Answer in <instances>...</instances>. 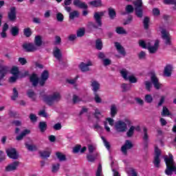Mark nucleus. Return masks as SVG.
Listing matches in <instances>:
<instances>
[{"instance_id": "obj_1", "label": "nucleus", "mask_w": 176, "mask_h": 176, "mask_svg": "<svg viewBox=\"0 0 176 176\" xmlns=\"http://www.w3.org/2000/svg\"><path fill=\"white\" fill-rule=\"evenodd\" d=\"M47 79H49V71L47 70H44L42 72L40 80L39 78L38 77V74L35 73L32 74V75L30 76V82L32 84L34 87H36V86H38V83H39L40 86L43 87Z\"/></svg>"}, {"instance_id": "obj_2", "label": "nucleus", "mask_w": 176, "mask_h": 176, "mask_svg": "<svg viewBox=\"0 0 176 176\" xmlns=\"http://www.w3.org/2000/svg\"><path fill=\"white\" fill-rule=\"evenodd\" d=\"M105 14V12L101 11V12H96L94 14V19L96 23H94V22H88L87 24V28L89 30H97L98 27H102V17H104Z\"/></svg>"}, {"instance_id": "obj_3", "label": "nucleus", "mask_w": 176, "mask_h": 176, "mask_svg": "<svg viewBox=\"0 0 176 176\" xmlns=\"http://www.w3.org/2000/svg\"><path fill=\"white\" fill-rule=\"evenodd\" d=\"M61 100V94L58 92H54L52 95H45L43 98V100L47 105L52 107L54 102H58Z\"/></svg>"}, {"instance_id": "obj_4", "label": "nucleus", "mask_w": 176, "mask_h": 176, "mask_svg": "<svg viewBox=\"0 0 176 176\" xmlns=\"http://www.w3.org/2000/svg\"><path fill=\"white\" fill-rule=\"evenodd\" d=\"M124 122L118 120L115 122L114 129L117 133H124L127 130V124H131V121L129 119H125Z\"/></svg>"}, {"instance_id": "obj_5", "label": "nucleus", "mask_w": 176, "mask_h": 176, "mask_svg": "<svg viewBox=\"0 0 176 176\" xmlns=\"http://www.w3.org/2000/svg\"><path fill=\"white\" fill-rule=\"evenodd\" d=\"M154 152L155 156L153 163L154 164V166L156 167V168H159V167H160V155H162V151L159 149V147H157V146H155Z\"/></svg>"}, {"instance_id": "obj_6", "label": "nucleus", "mask_w": 176, "mask_h": 176, "mask_svg": "<svg viewBox=\"0 0 176 176\" xmlns=\"http://www.w3.org/2000/svg\"><path fill=\"white\" fill-rule=\"evenodd\" d=\"M22 49H23L24 52H26V53H32L38 50V47L33 43H24L22 45Z\"/></svg>"}, {"instance_id": "obj_7", "label": "nucleus", "mask_w": 176, "mask_h": 176, "mask_svg": "<svg viewBox=\"0 0 176 176\" xmlns=\"http://www.w3.org/2000/svg\"><path fill=\"white\" fill-rule=\"evenodd\" d=\"M161 34L162 38V39H164L165 45H166L167 46H171V35H170V33L167 32V30H166V29H163L161 31Z\"/></svg>"}, {"instance_id": "obj_8", "label": "nucleus", "mask_w": 176, "mask_h": 176, "mask_svg": "<svg viewBox=\"0 0 176 176\" xmlns=\"http://www.w3.org/2000/svg\"><path fill=\"white\" fill-rule=\"evenodd\" d=\"M6 152L10 159H13L14 160H17V159H19V153L17 152V150H16V148H8Z\"/></svg>"}, {"instance_id": "obj_9", "label": "nucleus", "mask_w": 176, "mask_h": 176, "mask_svg": "<svg viewBox=\"0 0 176 176\" xmlns=\"http://www.w3.org/2000/svg\"><path fill=\"white\" fill-rule=\"evenodd\" d=\"M19 166H20V162L14 161L10 164H9L7 166H6L5 171L6 173H10L11 171H16L17 168H19Z\"/></svg>"}, {"instance_id": "obj_10", "label": "nucleus", "mask_w": 176, "mask_h": 176, "mask_svg": "<svg viewBox=\"0 0 176 176\" xmlns=\"http://www.w3.org/2000/svg\"><path fill=\"white\" fill-rule=\"evenodd\" d=\"M143 132L144 149V151H148L149 146V135H148V129L146 126L143 127Z\"/></svg>"}, {"instance_id": "obj_11", "label": "nucleus", "mask_w": 176, "mask_h": 176, "mask_svg": "<svg viewBox=\"0 0 176 176\" xmlns=\"http://www.w3.org/2000/svg\"><path fill=\"white\" fill-rule=\"evenodd\" d=\"M151 80L155 87V89H156L157 90H159V89H160V86H162L161 84H160L159 82V78H157V76H156V74L155 73V72H152L151 73Z\"/></svg>"}, {"instance_id": "obj_12", "label": "nucleus", "mask_w": 176, "mask_h": 176, "mask_svg": "<svg viewBox=\"0 0 176 176\" xmlns=\"http://www.w3.org/2000/svg\"><path fill=\"white\" fill-rule=\"evenodd\" d=\"M8 19L10 21H16V19H17L16 7L10 8V12L8 13Z\"/></svg>"}, {"instance_id": "obj_13", "label": "nucleus", "mask_w": 176, "mask_h": 176, "mask_svg": "<svg viewBox=\"0 0 176 176\" xmlns=\"http://www.w3.org/2000/svg\"><path fill=\"white\" fill-rule=\"evenodd\" d=\"M134 145L130 140H126L124 144L121 147V151L124 155H127V149H131Z\"/></svg>"}, {"instance_id": "obj_14", "label": "nucleus", "mask_w": 176, "mask_h": 176, "mask_svg": "<svg viewBox=\"0 0 176 176\" xmlns=\"http://www.w3.org/2000/svg\"><path fill=\"white\" fill-rule=\"evenodd\" d=\"M93 63H91V61H88L87 64L82 62L79 65L78 67L80 69L81 72H87V71H90V68L89 67H91Z\"/></svg>"}, {"instance_id": "obj_15", "label": "nucleus", "mask_w": 176, "mask_h": 176, "mask_svg": "<svg viewBox=\"0 0 176 176\" xmlns=\"http://www.w3.org/2000/svg\"><path fill=\"white\" fill-rule=\"evenodd\" d=\"M73 5L76 6V8H79V9H84L85 10H87V9L89 8L86 3L82 2L80 0H74L73 1Z\"/></svg>"}, {"instance_id": "obj_16", "label": "nucleus", "mask_w": 176, "mask_h": 176, "mask_svg": "<svg viewBox=\"0 0 176 176\" xmlns=\"http://www.w3.org/2000/svg\"><path fill=\"white\" fill-rule=\"evenodd\" d=\"M91 87H92V91L93 93H97L100 88L101 87V85H100V82L96 80H91L90 81Z\"/></svg>"}, {"instance_id": "obj_17", "label": "nucleus", "mask_w": 176, "mask_h": 176, "mask_svg": "<svg viewBox=\"0 0 176 176\" xmlns=\"http://www.w3.org/2000/svg\"><path fill=\"white\" fill-rule=\"evenodd\" d=\"M9 72V67L0 65V78L3 79Z\"/></svg>"}, {"instance_id": "obj_18", "label": "nucleus", "mask_w": 176, "mask_h": 176, "mask_svg": "<svg viewBox=\"0 0 176 176\" xmlns=\"http://www.w3.org/2000/svg\"><path fill=\"white\" fill-rule=\"evenodd\" d=\"M147 49L151 54H155L159 50V40H156L154 46H148Z\"/></svg>"}, {"instance_id": "obj_19", "label": "nucleus", "mask_w": 176, "mask_h": 176, "mask_svg": "<svg viewBox=\"0 0 176 176\" xmlns=\"http://www.w3.org/2000/svg\"><path fill=\"white\" fill-rule=\"evenodd\" d=\"M173 74V65L168 64L166 65L164 67V75L167 78H170Z\"/></svg>"}, {"instance_id": "obj_20", "label": "nucleus", "mask_w": 176, "mask_h": 176, "mask_svg": "<svg viewBox=\"0 0 176 176\" xmlns=\"http://www.w3.org/2000/svg\"><path fill=\"white\" fill-rule=\"evenodd\" d=\"M115 47L116 49H117L118 53H120V54H122V56H126V50H124V47L123 46H122V45H120V43L119 42H115Z\"/></svg>"}, {"instance_id": "obj_21", "label": "nucleus", "mask_w": 176, "mask_h": 176, "mask_svg": "<svg viewBox=\"0 0 176 176\" xmlns=\"http://www.w3.org/2000/svg\"><path fill=\"white\" fill-rule=\"evenodd\" d=\"M54 56L56 60H58V61H61V58H63V54L61 53V50L56 47L53 51Z\"/></svg>"}, {"instance_id": "obj_22", "label": "nucleus", "mask_w": 176, "mask_h": 176, "mask_svg": "<svg viewBox=\"0 0 176 176\" xmlns=\"http://www.w3.org/2000/svg\"><path fill=\"white\" fill-rule=\"evenodd\" d=\"M164 162L166 163V166H175L174 157L173 156V154L169 153V157H166L164 158Z\"/></svg>"}, {"instance_id": "obj_23", "label": "nucleus", "mask_w": 176, "mask_h": 176, "mask_svg": "<svg viewBox=\"0 0 176 176\" xmlns=\"http://www.w3.org/2000/svg\"><path fill=\"white\" fill-rule=\"evenodd\" d=\"M30 133H31L30 129H24L19 135L16 137V141H21L24 137H25L27 134H30Z\"/></svg>"}, {"instance_id": "obj_24", "label": "nucleus", "mask_w": 176, "mask_h": 176, "mask_svg": "<svg viewBox=\"0 0 176 176\" xmlns=\"http://www.w3.org/2000/svg\"><path fill=\"white\" fill-rule=\"evenodd\" d=\"M38 155H40V157L42 159H47L48 157H50L52 152L49 151H38Z\"/></svg>"}, {"instance_id": "obj_25", "label": "nucleus", "mask_w": 176, "mask_h": 176, "mask_svg": "<svg viewBox=\"0 0 176 176\" xmlns=\"http://www.w3.org/2000/svg\"><path fill=\"white\" fill-rule=\"evenodd\" d=\"M108 14L110 20H115L116 19V11L112 8H108Z\"/></svg>"}, {"instance_id": "obj_26", "label": "nucleus", "mask_w": 176, "mask_h": 176, "mask_svg": "<svg viewBox=\"0 0 176 176\" xmlns=\"http://www.w3.org/2000/svg\"><path fill=\"white\" fill-rule=\"evenodd\" d=\"M89 5L94 8H101L102 6V1L101 0H94L89 2Z\"/></svg>"}, {"instance_id": "obj_27", "label": "nucleus", "mask_w": 176, "mask_h": 176, "mask_svg": "<svg viewBox=\"0 0 176 176\" xmlns=\"http://www.w3.org/2000/svg\"><path fill=\"white\" fill-rule=\"evenodd\" d=\"M42 36L40 35L36 36L34 37V46H37V47H41L42 46Z\"/></svg>"}, {"instance_id": "obj_28", "label": "nucleus", "mask_w": 176, "mask_h": 176, "mask_svg": "<svg viewBox=\"0 0 176 176\" xmlns=\"http://www.w3.org/2000/svg\"><path fill=\"white\" fill-rule=\"evenodd\" d=\"M110 115L111 118H115L116 115H118V108L116 107V104H111L110 108Z\"/></svg>"}, {"instance_id": "obj_29", "label": "nucleus", "mask_w": 176, "mask_h": 176, "mask_svg": "<svg viewBox=\"0 0 176 176\" xmlns=\"http://www.w3.org/2000/svg\"><path fill=\"white\" fill-rule=\"evenodd\" d=\"M38 129H40L41 133H45L47 130V124L46 122H40L38 124Z\"/></svg>"}, {"instance_id": "obj_30", "label": "nucleus", "mask_w": 176, "mask_h": 176, "mask_svg": "<svg viewBox=\"0 0 176 176\" xmlns=\"http://www.w3.org/2000/svg\"><path fill=\"white\" fill-rule=\"evenodd\" d=\"M10 34L12 36H17L20 34V29L17 26H13L11 28Z\"/></svg>"}, {"instance_id": "obj_31", "label": "nucleus", "mask_w": 176, "mask_h": 176, "mask_svg": "<svg viewBox=\"0 0 176 176\" xmlns=\"http://www.w3.org/2000/svg\"><path fill=\"white\" fill-rule=\"evenodd\" d=\"M135 14L138 19H142L144 16V10L142 8H135Z\"/></svg>"}, {"instance_id": "obj_32", "label": "nucleus", "mask_w": 176, "mask_h": 176, "mask_svg": "<svg viewBox=\"0 0 176 176\" xmlns=\"http://www.w3.org/2000/svg\"><path fill=\"white\" fill-rule=\"evenodd\" d=\"M56 156L58 159L59 162H65V160H67V156L61 152H56Z\"/></svg>"}, {"instance_id": "obj_33", "label": "nucleus", "mask_w": 176, "mask_h": 176, "mask_svg": "<svg viewBox=\"0 0 176 176\" xmlns=\"http://www.w3.org/2000/svg\"><path fill=\"white\" fill-rule=\"evenodd\" d=\"M25 146L28 151H30V152L38 151V147L36 146V145L28 144V143H25Z\"/></svg>"}, {"instance_id": "obj_34", "label": "nucleus", "mask_w": 176, "mask_h": 176, "mask_svg": "<svg viewBox=\"0 0 176 176\" xmlns=\"http://www.w3.org/2000/svg\"><path fill=\"white\" fill-rule=\"evenodd\" d=\"M151 21V19L148 16H145L143 20V25L144 30H149V23Z\"/></svg>"}, {"instance_id": "obj_35", "label": "nucleus", "mask_w": 176, "mask_h": 176, "mask_svg": "<svg viewBox=\"0 0 176 176\" xmlns=\"http://www.w3.org/2000/svg\"><path fill=\"white\" fill-rule=\"evenodd\" d=\"M121 89H122L123 93H126V91L131 90V85L130 84L123 83L121 85Z\"/></svg>"}, {"instance_id": "obj_36", "label": "nucleus", "mask_w": 176, "mask_h": 176, "mask_svg": "<svg viewBox=\"0 0 176 176\" xmlns=\"http://www.w3.org/2000/svg\"><path fill=\"white\" fill-rule=\"evenodd\" d=\"M8 115L10 118H14V119H19L20 118V115L17 111H13L12 110L8 111Z\"/></svg>"}, {"instance_id": "obj_37", "label": "nucleus", "mask_w": 176, "mask_h": 176, "mask_svg": "<svg viewBox=\"0 0 176 176\" xmlns=\"http://www.w3.org/2000/svg\"><path fill=\"white\" fill-rule=\"evenodd\" d=\"M10 72L13 75V76H19L20 70H19V67L13 66Z\"/></svg>"}, {"instance_id": "obj_38", "label": "nucleus", "mask_w": 176, "mask_h": 176, "mask_svg": "<svg viewBox=\"0 0 176 176\" xmlns=\"http://www.w3.org/2000/svg\"><path fill=\"white\" fill-rule=\"evenodd\" d=\"M96 48L97 50H102V40H101V38L96 39Z\"/></svg>"}, {"instance_id": "obj_39", "label": "nucleus", "mask_w": 176, "mask_h": 176, "mask_svg": "<svg viewBox=\"0 0 176 176\" xmlns=\"http://www.w3.org/2000/svg\"><path fill=\"white\" fill-rule=\"evenodd\" d=\"M23 35L26 36V38H30L31 35H32V31L30 28H26L23 29Z\"/></svg>"}, {"instance_id": "obj_40", "label": "nucleus", "mask_w": 176, "mask_h": 176, "mask_svg": "<svg viewBox=\"0 0 176 176\" xmlns=\"http://www.w3.org/2000/svg\"><path fill=\"white\" fill-rule=\"evenodd\" d=\"M69 17L70 20H74V19L79 17V12L74 10L72 12H69Z\"/></svg>"}, {"instance_id": "obj_41", "label": "nucleus", "mask_w": 176, "mask_h": 176, "mask_svg": "<svg viewBox=\"0 0 176 176\" xmlns=\"http://www.w3.org/2000/svg\"><path fill=\"white\" fill-rule=\"evenodd\" d=\"M134 130H135V126H131V127L126 132V136L129 137V138L133 137V135H134Z\"/></svg>"}, {"instance_id": "obj_42", "label": "nucleus", "mask_w": 176, "mask_h": 176, "mask_svg": "<svg viewBox=\"0 0 176 176\" xmlns=\"http://www.w3.org/2000/svg\"><path fill=\"white\" fill-rule=\"evenodd\" d=\"M171 113H170V110L167 108V107L164 106L162 112V116H170Z\"/></svg>"}, {"instance_id": "obj_43", "label": "nucleus", "mask_w": 176, "mask_h": 176, "mask_svg": "<svg viewBox=\"0 0 176 176\" xmlns=\"http://www.w3.org/2000/svg\"><path fill=\"white\" fill-rule=\"evenodd\" d=\"M17 98H19V91H17V89L14 87L13 88V93L12 96H11V100L15 101V100H17Z\"/></svg>"}, {"instance_id": "obj_44", "label": "nucleus", "mask_w": 176, "mask_h": 176, "mask_svg": "<svg viewBox=\"0 0 176 176\" xmlns=\"http://www.w3.org/2000/svg\"><path fill=\"white\" fill-rule=\"evenodd\" d=\"M135 9L142 8V0H136L133 1Z\"/></svg>"}, {"instance_id": "obj_45", "label": "nucleus", "mask_w": 176, "mask_h": 176, "mask_svg": "<svg viewBox=\"0 0 176 176\" xmlns=\"http://www.w3.org/2000/svg\"><path fill=\"white\" fill-rule=\"evenodd\" d=\"M134 10H135V8L134 7H133L132 5H127L125 7V12H126L128 14H130L131 13H134Z\"/></svg>"}, {"instance_id": "obj_46", "label": "nucleus", "mask_w": 176, "mask_h": 176, "mask_svg": "<svg viewBox=\"0 0 176 176\" xmlns=\"http://www.w3.org/2000/svg\"><path fill=\"white\" fill-rule=\"evenodd\" d=\"M94 101L96 102V104H101L102 102V99L100 97V95H98V93L96 92L94 93Z\"/></svg>"}, {"instance_id": "obj_47", "label": "nucleus", "mask_w": 176, "mask_h": 176, "mask_svg": "<svg viewBox=\"0 0 176 176\" xmlns=\"http://www.w3.org/2000/svg\"><path fill=\"white\" fill-rule=\"evenodd\" d=\"M144 101L147 102V104H151L153 101V98L151 94H146L144 97Z\"/></svg>"}, {"instance_id": "obj_48", "label": "nucleus", "mask_w": 176, "mask_h": 176, "mask_svg": "<svg viewBox=\"0 0 176 176\" xmlns=\"http://www.w3.org/2000/svg\"><path fill=\"white\" fill-rule=\"evenodd\" d=\"M116 32L119 35H123V34H127V32L124 30V29L122 27H118L116 29Z\"/></svg>"}, {"instance_id": "obj_49", "label": "nucleus", "mask_w": 176, "mask_h": 176, "mask_svg": "<svg viewBox=\"0 0 176 176\" xmlns=\"http://www.w3.org/2000/svg\"><path fill=\"white\" fill-rule=\"evenodd\" d=\"M101 139L103 141V144H104V146L107 148V149H108V151H109V149H111V144L109 143L108 141H107V139H105V138H104V136H102Z\"/></svg>"}, {"instance_id": "obj_50", "label": "nucleus", "mask_w": 176, "mask_h": 176, "mask_svg": "<svg viewBox=\"0 0 176 176\" xmlns=\"http://www.w3.org/2000/svg\"><path fill=\"white\" fill-rule=\"evenodd\" d=\"M26 76H30V72L25 71L24 73H21L19 72V78L23 79V78H26Z\"/></svg>"}, {"instance_id": "obj_51", "label": "nucleus", "mask_w": 176, "mask_h": 176, "mask_svg": "<svg viewBox=\"0 0 176 176\" xmlns=\"http://www.w3.org/2000/svg\"><path fill=\"white\" fill-rule=\"evenodd\" d=\"M58 170H60V164L57 163L55 164H52V173H57Z\"/></svg>"}, {"instance_id": "obj_52", "label": "nucleus", "mask_w": 176, "mask_h": 176, "mask_svg": "<svg viewBox=\"0 0 176 176\" xmlns=\"http://www.w3.org/2000/svg\"><path fill=\"white\" fill-rule=\"evenodd\" d=\"M164 5H174L176 6L175 0H163Z\"/></svg>"}, {"instance_id": "obj_53", "label": "nucleus", "mask_w": 176, "mask_h": 176, "mask_svg": "<svg viewBox=\"0 0 176 176\" xmlns=\"http://www.w3.org/2000/svg\"><path fill=\"white\" fill-rule=\"evenodd\" d=\"M121 76L125 80H129V77H127L128 72L126 69H122L120 71Z\"/></svg>"}, {"instance_id": "obj_54", "label": "nucleus", "mask_w": 176, "mask_h": 176, "mask_svg": "<svg viewBox=\"0 0 176 176\" xmlns=\"http://www.w3.org/2000/svg\"><path fill=\"white\" fill-rule=\"evenodd\" d=\"M128 80H129L130 83H137L138 82V79L133 75L128 77Z\"/></svg>"}, {"instance_id": "obj_55", "label": "nucleus", "mask_w": 176, "mask_h": 176, "mask_svg": "<svg viewBox=\"0 0 176 176\" xmlns=\"http://www.w3.org/2000/svg\"><path fill=\"white\" fill-rule=\"evenodd\" d=\"M144 85L146 90H147V91H151V89H152V82H151L150 81H145Z\"/></svg>"}, {"instance_id": "obj_56", "label": "nucleus", "mask_w": 176, "mask_h": 176, "mask_svg": "<svg viewBox=\"0 0 176 176\" xmlns=\"http://www.w3.org/2000/svg\"><path fill=\"white\" fill-rule=\"evenodd\" d=\"M102 166L99 164L96 170V176H102Z\"/></svg>"}, {"instance_id": "obj_57", "label": "nucleus", "mask_w": 176, "mask_h": 176, "mask_svg": "<svg viewBox=\"0 0 176 176\" xmlns=\"http://www.w3.org/2000/svg\"><path fill=\"white\" fill-rule=\"evenodd\" d=\"M56 19L58 21H60V23L64 21V15L62 13L58 12L56 14Z\"/></svg>"}, {"instance_id": "obj_58", "label": "nucleus", "mask_w": 176, "mask_h": 176, "mask_svg": "<svg viewBox=\"0 0 176 176\" xmlns=\"http://www.w3.org/2000/svg\"><path fill=\"white\" fill-rule=\"evenodd\" d=\"M77 36L78 38H82V36H85V29H80L78 32H77Z\"/></svg>"}, {"instance_id": "obj_59", "label": "nucleus", "mask_w": 176, "mask_h": 176, "mask_svg": "<svg viewBox=\"0 0 176 176\" xmlns=\"http://www.w3.org/2000/svg\"><path fill=\"white\" fill-rule=\"evenodd\" d=\"M87 159L88 162H91V163H93V162H94L96 160V155H87Z\"/></svg>"}, {"instance_id": "obj_60", "label": "nucleus", "mask_w": 176, "mask_h": 176, "mask_svg": "<svg viewBox=\"0 0 176 176\" xmlns=\"http://www.w3.org/2000/svg\"><path fill=\"white\" fill-rule=\"evenodd\" d=\"M19 79V76H13L9 78L10 83H15V82Z\"/></svg>"}, {"instance_id": "obj_61", "label": "nucleus", "mask_w": 176, "mask_h": 176, "mask_svg": "<svg viewBox=\"0 0 176 176\" xmlns=\"http://www.w3.org/2000/svg\"><path fill=\"white\" fill-rule=\"evenodd\" d=\"M81 148L82 146L80 144L76 145V146L73 148V153H79V151H80Z\"/></svg>"}, {"instance_id": "obj_62", "label": "nucleus", "mask_w": 176, "mask_h": 176, "mask_svg": "<svg viewBox=\"0 0 176 176\" xmlns=\"http://www.w3.org/2000/svg\"><path fill=\"white\" fill-rule=\"evenodd\" d=\"M27 95L29 98H32L35 96V92L32 89L28 90Z\"/></svg>"}, {"instance_id": "obj_63", "label": "nucleus", "mask_w": 176, "mask_h": 176, "mask_svg": "<svg viewBox=\"0 0 176 176\" xmlns=\"http://www.w3.org/2000/svg\"><path fill=\"white\" fill-rule=\"evenodd\" d=\"M29 118H30L31 122H36V120H38V117H36V116L34 113H30Z\"/></svg>"}, {"instance_id": "obj_64", "label": "nucleus", "mask_w": 176, "mask_h": 176, "mask_svg": "<svg viewBox=\"0 0 176 176\" xmlns=\"http://www.w3.org/2000/svg\"><path fill=\"white\" fill-rule=\"evenodd\" d=\"M80 98H79V96L76 95H73V104H78V102H80Z\"/></svg>"}]
</instances>
